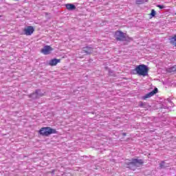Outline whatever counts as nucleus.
<instances>
[{"label":"nucleus","mask_w":176,"mask_h":176,"mask_svg":"<svg viewBox=\"0 0 176 176\" xmlns=\"http://www.w3.org/2000/svg\"><path fill=\"white\" fill-rule=\"evenodd\" d=\"M149 72V69L145 65H139L131 71L133 75H138L139 76H146Z\"/></svg>","instance_id":"obj_1"},{"label":"nucleus","mask_w":176,"mask_h":176,"mask_svg":"<svg viewBox=\"0 0 176 176\" xmlns=\"http://www.w3.org/2000/svg\"><path fill=\"white\" fill-rule=\"evenodd\" d=\"M125 164L128 166V168H131V170H135L137 167L144 164V161H142V160L134 158L132 160H127L125 162Z\"/></svg>","instance_id":"obj_2"},{"label":"nucleus","mask_w":176,"mask_h":176,"mask_svg":"<svg viewBox=\"0 0 176 176\" xmlns=\"http://www.w3.org/2000/svg\"><path fill=\"white\" fill-rule=\"evenodd\" d=\"M114 38L118 42H123V41H133V38L131 37H129L127 36V34L120 31V30H117L114 33Z\"/></svg>","instance_id":"obj_3"},{"label":"nucleus","mask_w":176,"mask_h":176,"mask_svg":"<svg viewBox=\"0 0 176 176\" xmlns=\"http://www.w3.org/2000/svg\"><path fill=\"white\" fill-rule=\"evenodd\" d=\"M38 133L43 137H49L52 134H57V131L49 126L42 127L39 131Z\"/></svg>","instance_id":"obj_4"},{"label":"nucleus","mask_w":176,"mask_h":176,"mask_svg":"<svg viewBox=\"0 0 176 176\" xmlns=\"http://www.w3.org/2000/svg\"><path fill=\"white\" fill-rule=\"evenodd\" d=\"M35 29L34 28V26H27L23 29L24 35H26L27 36L32 35Z\"/></svg>","instance_id":"obj_5"},{"label":"nucleus","mask_w":176,"mask_h":176,"mask_svg":"<svg viewBox=\"0 0 176 176\" xmlns=\"http://www.w3.org/2000/svg\"><path fill=\"white\" fill-rule=\"evenodd\" d=\"M43 94H41V90L37 89L35 91L34 93L29 95V98H32L33 100H35L36 98H39V97H43Z\"/></svg>","instance_id":"obj_6"},{"label":"nucleus","mask_w":176,"mask_h":176,"mask_svg":"<svg viewBox=\"0 0 176 176\" xmlns=\"http://www.w3.org/2000/svg\"><path fill=\"white\" fill-rule=\"evenodd\" d=\"M52 52H53V48L50 47V45H45L43 49H41V53L45 56L50 54Z\"/></svg>","instance_id":"obj_7"},{"label":"nucleus","mask_w":176,"mask_h":176,"mask_svg":"<svg viewBox=\"0 0 176 176\" xmlns=\"http://www.w3.org/2000/svg\"><path fill=\"white\" fill-rule=\"evenodd\" d=\"M82 52L86 54H91V53L94 52V49L91 47L87 46V47H82Z\"/></svg>","instance_id":"obj_8"},{"label":"nucleus","mask_w":176,"mask_h":176,"mask_svg":"<svg viewBox=\"0 0 176 176\" xmlns=\"http://www.w3.org/2000/svg\"><path fill=\"white\" fill-rule=\"evenodd\" d=\"M59 63H61V59L53 58L50 60L49 65L51 67H54L57 65Z\"/></svg>","instance_id":"obj_9"},{"label":"nucleus","mask_w":176,"mask_h":176,"mask_svg":"<svg viewBox=\"0 0 176 176\" xmlns=\"http://www.w3.org/2000/svg\"><path fill=\"white\" fill-rule=\"evenodd\" d=\"M65 6L67 10H75V9H76V6L74 4L68 3L66 4Z\"/></svg>","instance_id":"obj_10"},{"label":"nucleus","mask_w":176,"mask_h":176,"mask_svg":"<svg viewBox=\"0 0 176 176\" xmlns=\"http://www.w3.org/2000/svg\"><path fill=\"white\" fill-rule=\"evenodd\" d=\"M166 72H168V74H173V72H176V65L166 69Z\"/></svg>","instance_id":"obj_11"},{"label":"nucleus","mask_w":176,"mask_h":176,"mask_svg":"<svg viewBox=\"0 0 176 176\" xmlns=\"http://www.w3.org/2000/svg\"><path fill=\"white\" fill-rule=\"evenodd\" d=\"M170 43L176 47V34L170 38Z\"/></svg>","instance_id":"obj_12"},{"label":"nucleus","mask_w":176,"mask_h":176,"mask_svg":"<svg viewBox=\"0 0 176 176\" xmlns=\"http://www.w3.org/2000/svg\"><path fill=\"white\" fill-rule=\"evenodd\" d=\"M148 0H137L136 5H143V3H146Z\"/></svg>","instance_id":"obj_13"},{"label":"nucleus","mask_w":176,"mask_h":176,"mask_svg":"<svg viewBox=\"0 0 176 176\" xmlns=\"http://www.w3.org/2000/svg\"><path fill=\"white\" fill-rule=\"evenodd\" d=\"M154 93L149 92L148 94H146L144 97L143 100H146V98H151V97L153 96Z\"/></svg>","instance_id":"obj_14"},{"label":"nucleus","mask_w":176,"mask_h":176,"mask_svg":"<svg viewBox=\"0 0 176 176\" xmlns=\"http://www.w3.org/2000/svg\"><path fill=\"white\" fill-rule=\"evenodd\" d=\"M150 16H151V17H155L156 16V11H155V10H151Z\"/></svg>","instance_id":"obj_15"},{"label":"nucleus","mask_w":176,"mask_h":176,"mask_svg":"<svg viewBox=\"0 0 176 176\" xmlns=\"http://www.w3.org/2000/svg\"><path fill=\"white\" fill-rule=\"evenodd\" d=\"M160 168H163L164 167V161H162L160 164Z\"/></svg>","instance_id":"obj_16"},{"label":"nucleus","mask_w":176,"mask_h":176,"mask_svg":"<svg viewBox=\"0 0 176 176\" xmlns=\"http://www.w3.org/2000/svg\"><path fill=\"white\" fill-rule=\"evenodd\" d=\"M151 93H154V94H153V96H155V94H156V93H157V88L154 89V90H153V91H151Z\"/></svg>","instance_id":"obj_17"},{"label":"nucleus","mask_w":176,"mask_h":176,"mask_svg":"<svg viewBox=\"0 0 176 176\" xmlns=\"http://www.w3.org/2000/svg\"><path fill=\"white\" fill-rule=\"evenodd\" d=\"M157 8H159V9H164V6L158 5L157 6Z\"/></svg>","instance_id":"obj_18"},{"label":"nucleus","mask_w":176,"mask_h":176,"mask_svg":"<svg viewBox=\"0 0 176 176\" xmlns=\"http://www.w3.org/2000/svg\"><path fill=\"white\" fill-rule=\"evenodd\" d=\"M144 105H145V104L144 102H140L139 103V107H144Z\"/></svg>","instance_id":"obj_19"},{"label":"nucleus","mask_w":176,"mask_h":176,"mask_svg":"<svg viewBox=\"0 0 176 176\" xmlns=\"http://www.w3.org/2000/svg\"><path fill=\"white\" fill-rule=\"evenodd\" d=\"M122 135H124V136H126V134L124 133H122Z\"/></svg>","instance_id":"obj_20"},{"label":"nucleus","mask_w":176,"mask_h":176,"mask_svg":"<svg viewBox=\"0 0 176 176\" xmlns=\"http://www.w3.org/2000/svg\"><path fill=\"white\" fill-rule=\"evenodd\" d=\"M14 1H19V0H14Z\"/></svg>","instance_id":"obj_21"}]
</instances>
